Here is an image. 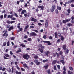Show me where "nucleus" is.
<instances>
[{"mask_svg":"<svg viewBox=\"0 0 74 74\" xmlns=\"http://www.w3.org/2000/svg\"><path fill=\"white\" fill-rule=\"evenodd\" d=\"M15 39V37H13L10 38V40H14Z\"/></svg>","mask_w":74,"mask_h":74,"instance_id":"4c0bfd02","label":"nucleus"},{"mask_svg":"<svg viewBox=\"0 0 74 74\" xmlns=\"http://www.w3.org/2000/svg\"><path fill=\"white\" fill-rule=\"evenodd\" d=\"M47 73L49 74H51V72H50V69L47 70Z\"/></svg>","mask_w":74,"mask_h":74,"instance_id":"ea45409f","label":"nucleus"},{"mask_svg":"<svg viewBox=\"0 0 74 74\" xmlns=\"http://www.w3.org/2000/svg\"><path fill=\"white\" fill-rule=\"evenodd\" d=\"M23 66L24 68H26L27 67V65L26 64H23Z\"/></svg>","mask_w":74,"mask_h":74,"instance_id":"5701e85b","label":"nucleus"},{"mask_svg":"<svg viewBox=\"0 0 74 74\" xmlns=\"http://www.w3.org/2000/svg\"><path fill=\"white\" fill-rule=\"evenodd\" d=\"M48 62V59L44 60L42 61L43 63H45V62Z\"/></svg>","mask_w":74,"mask_h":74,"instance_id":"a878e982","label":"nucleus"},{"mask_svg":"<svg viewBox=\"0 0 74 74\" xmlns=\"http://www.w3.org/2000/svg\"><path fill=\"white\" fill-rule=\"evenodd\" d=\"M67 2H66L65 3V4H63V5L64 6V7H66V6H67L66 5L67 4Z\"/></svg>","mask_w":74,"mask_h":74,"instance_id":"052dcab7","label":"nucleus"},{"mask_svg":"<svg viewBox=\"0 0 74 74\" xmlns=\"http://www.w3.org/2000/svg\"><path fill=\"white\" fill-rule=\"evenodd\" d=\"M63 53L62 51H60L59 53L56 52V54L57 55L58 58H59V56H60V55H63Z\"/></svg>","mask_w":74,"mask_h":74,"instance_id":"20e7f679","label":"nucleus"},{"mask_svg":"<svg viewBox=\"0 0 74 74\" xmlns=\"http://www.w3.org/2000/svg\"><path fill=\"white\" fill-rule=\"evenodd\" d=\"M63 70L64 71H67V69H66V68L64 66Z\"/></svg>","mask_w":74,"mask_h":74,"instance_id":"c03bdc74","label":"nucleus"},{"mask_svg":"<svg viewBox=\"0 0 74 74\" xmlns=\"http://www.w3.org/2000/svg\"><path fill=\"white\" fill-rule=\"evenodd\" d=\"M7 45L8 47V46H10V42H9V41H8L7 43Z\"/></svg>","mask_w":74,"mask_h":74,"instance_id":"e433bc0d","label":"nucleus"},{"mask_svg":"<svg viewBox=\"0 0 74 74\" xmlns=\"http://www.w3.org/2000/svg\"><path fill=\"white\" fill-rule=\"evenodd\" d=\"M28 14H27V13H26L25 14H24V15L25 16V17H27V16L28 17H29V16H30V15H29V14L28 13Z\"/></svg>","mask_w":74,"mask_h":74,"instance_id":"aec40b11","label":"nucleus"},{"mask_svg":"<svg viewBox=\"0 0 74 74\" xmlns=\"http://www.w3.org/2000/svg\"><path fill=\"white\" fill-rule=\"evenodd\" d=\"M38 16H39V17H41V16H42V14H38Z\"/></svg>","mask_w":74,"mask_h":74,"instance_id":"de8ad7c7","label":"nucleus"},{"mask_svg":"<svg viewBox=\"0 0 74 74\" xmlns=\"http://www.w3.org/2000/svg\"><path fill=\"white\" fill-rule=\"evenodd\" d=\"M19 30L21 32V31H22V30H23V28L22 27H20V28L19 29Z\"/></svg>","mask_w":74,"mask_h":74,"instance_id":"8fccbe9b","label":"nucleus"},{"mask_svg":"<svg viewBox=\"0 0 74 74\" xmlns=\"http://www.w3.org/2000/svg\"><path fill=\"white\" fill-rule=\"evenodd\" d=\"M6 69V68H3L2 70V71H4Z\"/></svg>","mask_w":74,"mask_h":74,"instance_id":"5fc2aeb1","label":"nucleus"},{"mask_svg":"<svg viewBox=\"0 0 74 74\" xmlns=\"http://www.w3.org/2000/svg\"><path fill=\"white\" fill-rule=\"evenodd\" d=\"M7 44V43L6 42H4L3 43V46L5 47Z\"/></svg>","mask_w":74,"mask_h":74,"instance_id":"a19ab883","label":"nucleus"},{"mask_svg":"<svg viewBox=\"0 0 74 74\" xmlns=\"http://www.w3.org/2000/svg\"><path fill=\"white\" fill-rule=\"evenodd\" d=\"M57 62V60H53L52 63V65H55V64H56V63Z\"/></svg>","mask_w":74,"mask_h":74,"instance_id":"ddd939ff","label":"nucleus"},{"mask_svg":"<svg viewBox=\"0 0 74 74\" xmlns=\"http://www.w3.org/2000/svg\"><path fill=\"white\" fill-rule=\"evenodd\" d=\"M49 22V21L48 20H46L45 21V27L47 28L48 27V22Z\"/></svg>","mask_w":74,"mask_h":74,"instance_id":"423d86ee","label":"nucleus"},{"mask_svg":"<svg viewBox=\"0 0 74 74\" xmlns=\"http://www.w3.org/2000/svg\"><path fill=\"white\" fill-rule=\"evenodd\" d=\"M21 69L22 71H25V69H23V68H21Z\"/></svg>","mask_w":74,"mask_h":74,"instance_id":"6e6d98bb","label":"nucleus"},{"mask_svg":"<svg viewBox=\"0 0 74 74\" xmlns=\"http://www.w3.org/2000/svg\"><path fill=\"white\" fill-rule=\"evenodd\" d=\"M15 73L16 74H22V72H18V71H15Z\"/></svg>","mask_w":74,"mask_h":74,"instance_id":"b1692460","label":"nucleus"},{"mask_svg":"<svg viewBox=\"0 0 74 74\" xmlns=\"http://www.w3.org/2000/svg\"><path fill=\"white\" fill-rule=\"evenodd\" d=\"M61 40L62 41H64V37L62 36L61 37Z\"/></svg>","mask_w":74,"mask_h":74,"instance_id":"473e14b6","label":"nucleus"},{"mask_svg":"<svg viewBox=\"0 0 74 74\" xmlns=\"http://www.w3.org/2000/svg\"><path fill=\"white\" fill-rule=\"evenodd\" d=\"M49 39L50 40H52V37L51 36H50L49 38Z\"/></svg>","mask_w":74,"mask_h":74,"instance_id":"774afa93","label":"nucleus"},{"mask_svg":"<svg viewBox=\"0 0 74 74\" xmlns=\"http://www.w3.org/2000/svg\"><path fill=\"white\" fill-rule=\"evenodd\" d=\"M57 9L59 11H60V10H62V8L61 7H60L59 6H57Z\"/></svg>","mask_w":74,"mask_h":74,"instance_id":"f3484780","label":"nucleus"},{"mask_svg":"<svg viewBox=\"0 0 74 74\" xmlns=\"http://www.w3.org/2000/svg\"><path fill=\"white\" fill-rule=\"evenodd\" d=\"M58 37H61V34L60 33H59L58 34Z\"/></svg>","mask_w":74,"mask_h":74,"instance_id":"864d4df0","label":"nucleus"},{"mask_svg":"<svg viewBox=\"0 0 74 74\" xmlns=\"http://www.w3.org/2000/svg\"><path fill=\"white\" fill-rule=\"evenodd\" d=\"M43 42L45 43H48L47 45H52V44L51 43V42L49 41H43Z\"/></svg>","mask_w":74,"mask_h":74,"instance_id":"0eeeda50","label":"nucleus"},{"mask_svg":"<svg viewBox=\"0 0 74 74\" xmlns=\"http://www.w3.org/2000/svg\"><path fill=\"white\" fill-rule=\"evenodd\" d=\"M43 38L44 39H46V35H44L43 36Z\"/></svg>","mask_w":74,"mask_h":74,"instance_id":"338daca9","label":"nucleus"},{"mask_svg":"<svg viewBox=\"0 0 74 74\" xmlns=\"http://www.w3.org/2000/svg\"><path fill=\"white\" fill-rule=\"evenodd\" d=\"M62 48L65 51L66 49V45H64L62 46Z\"/></svg>","mask_w":74,"mask_h":74,"instance_id":"f8f14e48","label":"nucleus"},{"mask_svg":"<svg viewBox=\"0 0 74 74\" xmlns=\"http://www.w3.org/2000/svg\"><path fill=\"white\" fill-rule=\"evenodd\" d=\"M57 67L58 69V70H60V66L59 65H57Z\"/></svg>","mask_w":74,"mask_h":74,"instance_id":"79ce46f5","label":"nucleus"},{"mask_svg":"<svg viewBox=\"0 0 74 74\" xmlns=\"http://www.w3.org/2000/svg\"><path fill=\"white\" fill-rule=\"evenodd\" d=\"M38 50L40 51V52H41V53H43L44 52V51H43V50L42 49H41L39 48L38 49Z\"/></svg>","mask_w":74,"mask_h":74,"instance_id":"2eb2a0df","label":"nucleus"},{"mask_svg":"<svg viewBox=\"0 0 74 74\" xmlns=\"http://www.w3.org/2000/svg\"><path fill=\"white\" fill-rule=\"evenodd\" d=\"M20 46H21V47H22L23 48L26 47V46H25V45L22 44H20Z\"/></svg>","mask_w":74,"mask_h":74,"instance_id":"393cba45","label":"nucleus"},{"mask_svg":"<svg viewBox=\"0 0 74 74\" xmlns=\"http://www.w3.org/2000/svg\"><path fill=\"white\" fill-rule=\"evenodd\" d=\"M71 21V18H70L69 19H66V20H63L62 21L63 23H66V22H69V21Z\"/></svg>","mask_w":74,"mask_h":74,"instance_id":"39448f33","label":"nucleus"},{"mask_svg":"<svg viewBox=\"0 0 74 74\" xmlns=\"http://www.w3.org/2000/svg\"><path fill=\"white\" fill-rule=\"evenodd\" d=\"M34 59H38V56H37V55H35L34 56Z\"/></svg>","mask_w":74,"mask_h":74,"instance_id":"bb28decb","label":"nucleus"},{"mask_svg":"<svg viewBox=\"0 0 74 74\" xmlns=\"http://www.w3.org/2000/svg\"><path fill=\"white\" fill-rule=\"evenodd\" d=\"M15 21H10V23H11V24H12L13 23H15Z\"/></svg>","mask_w":74,"mask_h":74,"instance_id":"4d7b16f0","label":"nucleus"},{"mask_svg":"<svg viewBox=\"0 0 74 74\" xmlns=\"http://www.w3.org/2000/svg\"><path fill=\"white\" fill-rule=\"evenodd\" d=\"M29 28L30 29H34V26L31 25L29 27Z\"/></svg>","mask_w":74,"mask_h":74,"instance_id":"37998d69","label":"nucleus"},{"mask_svg":"<svg viewBox=\"0 0 74 74\" xmlns=\"http://www.w3.org/2000/svg\"><path fill=\"white\" fill-rule=\"evenodd\" d=\"M11 20H16V18L15 17H13L12 18H11Z\"/></svg>","mask_w":74,"mask_h":74,"instance_id":"bf43d9fd","label":"nucleus"},{"mask_svg":"<svg viewBox=\"0 0 74 74\" xmlns=\"http://www.w3.org/2000/svg\"><path fill=\"white\" fill-rule=\"evenodd\" d=\"M48 66H49V65L47 64L46 66L45 65L44 67L45 69H47L48 68Z\"/></svg>","mask_w":74,"mask_h":74,"instance_id":"412c9836","label":"nucleus"},{"mask_svg":"<svg viewBox=\"0 0 74 74\" xmlns=\"http://www.w3.org/2000/svg\"><path fill=\"white\" fill-rule=\"evenodd\" d=\"M67 12H68V13L67 12L66 13V15L67 16L69 15V14L70 13V12H71V10H70V9H68L67 10Z\"/></svg>","mask_w":74,"mask_h":74,"instance_id":"6e6552de","label":"nucleus"},{"mask_svg":"<svg viewBox=\"0 0 74 74\" xmlns=\"http://www.w3.org/2000/svg\"><path fill=\"white\" fill-rule=\"evenodd\" d=\"M13 17V15L12 14L10 16V15H8V17H7V18H10L11 19Z\"/></svg>","mask_w":74,"mask_h":74,"instance_id":"dca6fc26","label":"nucleus"},{"mask_svg":"<svg viewBox=\"0 0 74 74\" xmlns=\"http://www.w3.org/2000/svg\"><path fill=\"white\" fill-rule=\"evenodd\" d=\"M56 13V14H58L59 13V10H58V9H56L55 10Z\"/></svg>","mask_w":74,"mask_h":74,"instance_id":"c756f323","label":"nucleus"},{"mask_svg":"<svg viewBox=\"0 0 74 74\" xmlns=\"http://www.w3.org/2000/svg\"><path fill=\"white\" fill-rule=\"evenodd\" d=\"M55 38H58V37L57 35V33L56 32L55 33Z\"/></svg>","mask_w":74,"mask_h":74,"instance_id":"4be33fe9","label":"nucleus"},{"mask_svg":"<svg viewBox=\"0 0 74 74\" xmlns=\"http://www.w3.org/2000/svg\"><path fill=\"white\" fill-rule=\"evenodd\" d=\"M50 53V52H49V51H47V52H45V54L46 55V56H49V53Z\"/></svg>","mask_w":74,"mask_h":74,"instance_id":"6ab92c4d","label":"nucleus"},{"mask_svg":"<svg viewBox=\"0 0 74 74\" xmlns=\"http://www.w3.org/2000/svg\"><path fill=\"white\" fill-rule=\"evenodd\" d=\"M6 22H7V23H8V24H10V21L9 20H7L6 21Z\"/></svg>","mask_w":74,"mask_h":74,"instance_id":"58836bf2","label":"nucleus"},{"mask_svg":"<svg viewBox=\"0 0 74 74\" xmlns=\"http://www.w3.org/2000/svg\"><path fill=\"white\" fill-rule=\"evenodd\" d=\"M27 37H28V36H27L25 35V36H24V38L25 39H26V38H27Z\"/></svg>","mask_w":74,"mask_h":74,"instance_id":"49530a36","label":"nucleus"},{"mask_svg":"<svg viewBox=\"0 0 74 74\" xmlns=\"http://www.w3.org/2000/svg\"><path fill=\"white\" fill-rule=\"evenodd\" d=\"M14 15H15V16H16V17L17 18H18V14H17L16 13H14Z\"/></svg>","mask_w":74,"mask_h":74,"instance_id":"09e8293b","label":"nucleus"},{"mask_svg":"<svg viewBox=\"0 0 74 74\" xmlns=\"http://www.w3.org/2000/svg\"><path fill=\"white\" fill-rule=\"evenodd\" d=\"M5 56H6V57H7V58H9V57H10V55L8 54H6L5 55Z\"/></svg>","mask_w":74,"mask_h":74,"instance_id":"f704fd0d","label":"nucleus"},{"mask_svg":"<svg viewBox=\"0 0 74 74\" xmlns=\"http://www.w3.org/2000/svg\"><path fill=\"white\" fill-rule=\"evenodd\" d=\"M31 21H34V22H37V20L36 19L34 18V17H33L31 20Z\"/></svg>","mask_w":74,"mask_h":74,"instance_id":"1a4fd4ad","label":"nucleus"},{"mask_svg":"<svg viewBox=\"0 0 74 74\" xmlns=\"http://www.w3.org/2000/svg\"><path fill=\"white\" fill-rule=\"evenodd\" d=\"M22 10V8H21L19 9L18 10V12H21Z\"/></svg>","mask_w":74,"mask_h":74,"instance_id":"3c124183","label":"nucleus"},{"mask_svg":"<svg viewBox=\"0 0 74 74\" xmlns=\"http://www.w3.org/2000/svg\"><path fill=\"white\" fill-rule=\"evenodd\" d=\"M67 25L68 26H72V24L71 23H69L67 24Z\"/></svg>","mask_w":74,"mask_h":74,"instance_id":"c9c22d12","label":"nucleus"},{"mask_svg":"<svg viewBox=\"0 0 74 74\" xmlns=\"http://www.w3.org/2000/svg\"><path fill=\"white\" fill-rule=\"evenodd\" d=\"M69 69L71 71H73L74 70V69L72 67H69Z\"/></svg>","mask_w":74,"mask_h":74,"instance_id":"7c9ffc66","label":"nucleus"},{"mask_svg":"<svg viewBox=\"0 0 74 74\" xmlns=\"http://www.w3.org/2000/svg\"><path fill=\"white\" fill-rule=\"evenodd\" d=\"M29 25H27L25 27V28L27 29V28H29Z\"/></svg>","mask_w":74,"mask_h":74,"instance_id":"13d9d810","label":"nucleus"},{"mask_svg":"<svg viewBox=\"0 0 74 74\" xmlns=\"http://www.w3.org/2000/svg\"><path fill=\"white\" fill-rule=\"evenodd\" d=\"M19 50H18L17 51H16V53H18V52H21V48H19Z\"/></svg>","mask_w":74,"mask_h":74,"instance_id":"cd10ccee","label":"nucleus"},{"mask_svg":"<svg viewBox=\"0 0 74 74\" xmlns=\"http://www.w3.org/2000/svg\"><path fill=\"white\" fill-rule=\"evenodd\" d=\"M61 56V57L62 58V59H63V60L64 59V56H63V55H62Z\"/></svg>","mask_w":74,"mask_h":74,"instance_id":"e2e57ef3","label":"nucleus"},{"mask_svg":"<svg viewBox=\"0 0 74 74\" xmlns=\"http://www.w3.org/2000/svg\"><path fill=\"white\" fill-rule=\"evenodd\" d=\"M69 49H66V50L65 51V53H66L67 54L69 53Z\"/></svg>","mask_w":74,"mask_h":74,"instance_id":"c85d7f7f","label":"nucleus"},{"mask_svg":"<svg viewBox=\"0 0 74 74\" xmlns=\"http://www.w3.org/2000/svg\"><path fill=\"white\" fill-rule=\"evenodd\" d=\"M5 36V37H8V34H7V31H5V32L3 35V36L4 37Z\"/></svg>","mask_w":74,"mask_h":74,"instance_id":"9d476101","label":"nucleus"},{"mask_svg":"<svg viewBox=\"0 0 74 74\" xmlns=\"http://www.w3.org/2000/svg\"><path fill=\"white\" fill-rule=\"evenodd\" d=\"M16 67L18 70H19L20 69V68H19V67H18V66H16Z\"/></svg>","mask_w":74,"mask_h":74,"instance_id":"0e129e2a","label":"nucleus"},{"mask_svg":"<svg viewBox=\"0 0 74 74\" xmlns=\"http://www.w3.org/2000/svg\"><path fill=\"white\" fill-rule=\"evenodd\" d=\"M60 62L61 63H62L63 65H64L65 63V62H64V61L63 60H61L60 61Z\"/></svg>","mask_w":74,"mask_h":74,"instance_id":"a211bd4d","label":"nucleus"},{"mask_svg":"<svg viewBox=\"0 0 74 74\" xmlns=\"http://www.w3.org/2000/svg\"><path fill=\"white\" fill-rule=\"evenodd\" d=\"M38 8H40L41 10H44V6H43V5H39L38 6Z\"/></svg>","mask_w":74,"mask_h":74,"instance_id":"9b49d317","label":"nucleus"},{"mask_svg":"<svg viewBox=\"0 0 74 74\" xmlns=\"http://www.w3.org/2000/svg\"><path fill=\"white\" fill-rule=\"evenodd\" d=\"M56 53H53V56L54 57H55L56 56Z\"/></svg>","mask_w":74,"mask_h":74,"instance_id":"680f3d73","label":"nucleus"},{"mask_svg":"<svg viewBox=\"0 0 74 74\" xmlns=\"http://www.w3.org/2000/svg\"><path fill=\"white\" fill-rule=\"evenodd\" d=\"M34 62H35V63L36 64L38 62V60H36V59L34 60Z\"/></svg>","mask_w":74,"mask_h":74,"instance_id":"72a5a7b5","label":"nucleus"},{"mask_svg":"<svg viewBox=\"0 0 74 74\" xmlns=\"http://www.w3.org/2000/svg\"><path fill=\"white\" fill-rule=\"evenodd\" d=\"M37 65H40V64H41V62H38L36 64Z\"/></svg>","mask_w":74,"mask_h":74,"instance_id":"603ef678","label":"nucleus"},{"mask_svg":"<svg viewBox=\"0 0 74 74\" xmlns=\"http://www.w3.org/2000/svg\"><path fill=\"white\" fill-rule=\"evenodd\" d=\"M38 35L35 32H32L29 34V36L31 37L33 36H37Z\"/></svg>","mask_w":74,"mask_h":74,"instance_id":"f03ea898","label":"nucleus"},{"mask_svg":"<svg viewBox=\"0 0 74 74\" xmlns=\"http://www.w3.org/2000/svg\"><path fill=\"white\" fill-rule=\"evenodd\" d=\"M23 58L24 59H25L28 60L29 59V58H30V56H29V55H28L27 54H25L23 55Z\"/></svg>","mask_w":74,"mask_h":74,"instance_id":"f257e3e1","label":"nucleus"},{"mask_svg":"<svg viewBox=\"0 0 74 74\" xmlns=\"http://www.w3.org/2000/svg\"><path fill=\"white\" fill-rule=\"evenodd\" d=\"M22 11H21V14H25V12L26 13V10H22Z\"/></svg>","mask_w":74,"mask_h":74,"instance_id":"4468645a","label":"nucleus"},{"mask_svg":"<svg viewBox=\"0 0 74 74\" xmlns=\"http://www.w3.org/2000/svg\"><path fill=\"white\" fill-rule=\"evenodd\" d=\"M55 10V5H53L51 7V9L50 10L51 12H53Z\"/></svg>","mask_w":74,"mask_h":74,"instance_id":"7ed1b4c3","label":"nucleus"},{"mask_svg":"<svg viewBox=\"0 0 74 74\" xmlns=\"http://www.w3.org/2000/svg\"><path fill=\"white\" fill-rule=\"evenodd\" d=\"M68 74H73V73L72 71H69L68 72Z\"/></svg>","mask_w":74,"mask_h":74,"instance_id":"2f4dec72","label":"nucleus"},{"mask_svg":"<svg viewBox=\"0 0 74 74\" xmlns=\"http://www.w3.org/2000/svg\"><path fill=\"white\" fill-rule=\"evenodd\" d=\"M55 70H56L57 69H56V66L55 65L54 66V68H53Z\"/></svg>","mask_w":74,"mask_h":74,"instance_id":"a18cd8bd","label":"nucleus"},{"mask_svg":"<svg viewBox=\"0 0 74 74\" xmlns=\"http://www.w3.org/2000/svg\"><path fill=\"white\" fill-rule=\"evenodd\" d=\"M38 26H41H41H42V24H41L40 23H39L38 24Z\"/></svg>","mask_w":74,"mask_h":74,"instance_id":"69168bd1","label":"nucleus"}]
</instances>
